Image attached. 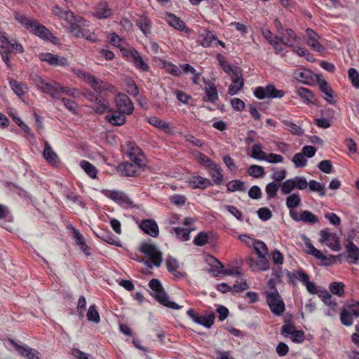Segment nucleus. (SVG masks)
Segmentation results:
<instances>
[{
	"label": "nucleus",
	"instance_id": "obj_1",
	"mask_svg": "<svg viewBox=\"0 0 359 359\" xmlns=\"http://www.w3.org/2000/svg\"><path fill=\"white\" fill-rule=\"evenodd\" d=\"M29 79L39 90L55 99H60L63 94L75 97L79 93L77 89L68 86L64 87L55 81L47 82L36 73H32Z\"/></svg>",
	"mask_w": 359,
	"mask_h": 359
},
{
	"label": "nucleus",
	"instance_id": "obj_2",
	"mask_svg": "<svg viewBox=\"0 0 359 359\" xmlns=\"http://www.w3.org/2000/svg\"><path fill=\"white\" fill-rule=\"evenodd\" d=\"M53 12L61 19L65 20L66 26L70 32L76 37H85V30L83 26L85 25V20L81 17L76 18L74 13L70 11H61L58 6H55Z\"/></svg>",
	"mask_w": 359,
	"mask_h": 359
},
{
	"label": "nucleus",
	"instance_id": "obj_3",
	"mask_svg": "<svg viewBox=\"0 0 359 359\" xmlns=\"http://www.w3.org/2000/svg\"><path fill=\"white\" fill-rule=\"evenodd\" d=\"M15 19L28 31L43 40L53 41V39H56L53 36L51 32L44 25L39 23L37 20L29 18L18 13L15 14Z\"/></svg>",
	"mask_w": 359,
	"mask_h": 359
},
{
	"label": "nucleus",
	"instance_id": "obj_4",
	"mask_svg": "<svg viewBox=\"0 0 359 359\" xmlns=\"http://www.w3.org/2000/svg\"><path fill=\"white\" fill-rule=\"evenodd\" d=\"M252 247L258 256L257 259L251 257H248L246 259V264L253 271H266L269 267V263L266 256L268 254L266 245L264 242L257 240Z\"/></svg>",
	"mask_w": 359,
	"mask_h": 359
},
{
	"label": "nucleus",
	"instance_id": "obj_5",
	"mask_svg": "<svg viewBox=\"0 0 359 359\" xmlns=\"http://www.w3.org/2000/svg\"><path fill=\"white\" fill-rule=\"evenodd\" d=\"M242 264L243 262L241 260H236L235 266L228 264V266H226V276H231L238 278L233 285L226 283V292H232L233 293H238L249 288V285L247 282L241 279L243 276L241 271Z\"/></svg>",
	"mask_w": 359,
	"mask_h": 359
},
{
	"label": "nucleus",
	"instance_id": "obj_6",
	"mask_svg": "<svg viewBox=\"0 0 359 359\" xmlns=\"http://www.w3.org/2000/svg\"><path fill=\"white\" fill-rule=\"evenodd\" d=\"M149 286L154 292V297L161 304L172 309H180L177 304L169 300L165 290L158 279H151L149 283Z\"/></svg>",
	"mask_w": 359,
	"mask_h": 359
},
{
	"label": "nucleus",
	"instance_id": "obj_7",
	"mask_svg": "<svg viewBox=\"0 0 359 359\" xmlns=\"http://www.w3.org/2000/svg\"><path fill=\"white\" fill-rule=\"evenodd\" d=\"M226 73L229 74L232 81V83L229 87L228 93L231 95H234L237 94L244 86L242 71L239 67L226 63Z\"/></svg>",
	"mask_w": 359,
	"mask_h": 359
},
{
	"label": "nucleus",
	"instance_id": "obj_8",
	"mask_svg": "<svg viewBox=\"0 0 359 359\" xmlns=\"http://www.w3.org/2000/svg\"><path fill=\"white\" fill-rule=\"evenodd\" d=\"M139 250L147 256L155 266L158 267L161 266L163 262V255L154 243L150 241L143 242L140 245Z\"/></svg>",
	"mask_w": 359,
	"mask_h": 359
},
{
	"label": "nucleus",
	"instance_id": "obj_9",
	"mask_svg": "<svg viewBox=\"0 0 359 359\" xmlns=\"http://www.w3.org/2000/svg\"><path fill=\"white\" fill-rule=\"evenodd\" d=\"M266 300L271 311L278 316H281L285 311V303L277 290L266 291Z\"/></svg>",
	"mask_w": 359,
	"mask_h": 359
},
{
	"label": "nucleus",
	"instance_id": "obj_10",
	"mask_svg": "<svg viewBox=\"0 0 359 359\" xmlns=\"http://www.w3.org/2000/svg\"><path fill=\"white\" fill-rule=\"evenodd\" d=\"M254 95L259 100L281 98L285 95V92L283 90L276 89L273 84L270 83L265 87H257L254 90Z\"/></svg>",
	"mask_w": 359,
	"mask_h": 359
},
{
	"label": "nucleus",
	"instance_id": "obj_11",
	"mask_svg": "<svg viewBox=\"0 0 359 359\" xmlns=\"http://www.w3.org/2000/svg\"><path fill=\"white\" fill-rule=\"evenodd\" d=\"M126 155L137 165H146V158L142 149L134 142H128L125 146Z\"/></svg>",
	"mask_w": 359,
	"mask_h": 359
},
{
	"label": "nucleus",
	"instance_id": "obj_12",
	"mask_svg": "<svg viewBox=\"0 0 359 359\" xmlns=\"http://www.w3.org/2000/svg\"><path fill=\"white\" fill-rule=\"evenodd\" d=\"M83 79L86 82L92 87V88L98 93H101L104 91H109L111 92L114 88V86L111 84L97 79L94 75L90 74L89 73L83 72L81 74Z\"/></svg>",
	"mask_w": 359,
	"mask_h": 359
},
{
	"label": "nucleus",
	"instance_id": "obj_13",
	"mask_svg": "<svg viewBox=\"0 0 359 359\" xmlns=\"http://www.w3.org/2000/svg\"><path fill=\"white\" fill-rule=\"evenodd\" d=\"M302 238L304 241L305 245V251L307 254L311 255L317 259H320L323 262L325 265H328L334 262L335 257L333 255H330L329 257H326L324 255L322 252L318 249H316L311 243V240L306 237V235H302Z\"/></svg>",
	"mask_w": 359,
	"mask_h": 359
},
{
	"label": "nucleus",
	"instance_id": "obj_14",
	"mask_svg": "<svg viewBox=\"0 0 359 359\" xmlns=\"http://www.w3.org/2000/svg\"><path fill=\"white\" fill-rule=\"evenodd\" d=\"M319 242L326 245L333 251H339L341 245L337 235L330 231L329 229L320 231Z\"/></svg>",
	"mask_w": 359,
	"mask_h": 359
},
{
	"label": "nucleus",
	"instance_id": "obj_15",
	"mask_svg": "<svg viewBox=\"0 0 359 359\" xmlns=\"http://www.w3.org/2000/svg\"><path fill=\"white\" fill-rule=\"evenodd\" d=\"M187 313L195 323L207 328H210L213 325L215 318V316L213 313L208 315H200L193 309H189Z\"/></svg>",
	"mask_w": 359,
	"mask_h": 359
},
{
	"label": "nucleus",
	"instance_id": "obj_16",
	"mask_svg": "<svg viewBox=\"0 0 359 359\" xmlns=\"http://www.w3.org/2000/svg\"><path fill=\"white\" fill-rule=\"evenodd\" d=\"M146 165H137L134 162H126L118 166V171L121 175L126 177H136L140 174Z\"/></svg>",
	"mask_w": 359,
	"mask_h": 359
},
{
	"label": "nucleus",
	"instance_id": "obj_17",
	"mask_svg": "<svg viewBox=\"0 0 359 359\" xmlns=\"http://www.w3.org/2000/svg\"><path fill=\"white\" fill-rule=\"evenodd\" d=\"M198 41L203 47L220 45L224 48V42L217 39L212 32L205 29L199 34Z\"/></svg>",
	"mask_w": 359,
	"mask_h": 359
},
{
	"label": "nucleus",
	"instance_id": "obj_18",
	"mask_svg": "<svg viewBox=\"0 0 359 359\" xmlns=\"http://www.w3.org/2000/svg\"><path fill=\"white\" fill-rule=\"evenodd\" d=\"M41 61L46 62L52 66L65 67L69 65L68 60L65 57H59L51 53H41L39 55Z\"/></svg>",
	"mask_w": 359,
	"mask_h": 359
},
{
	"label": "nucleus",
	"instance_id": "obj_19",
	"mask_svg": "<svg viewBox=\"0 0 359 359\" xmlns=\"http://www.w3.org/2000/svg\"><path fill=\"white\" fill-rule=\"evenodd\" d=\"M164 19L168 24L174 29L184 32L187 34L190 33L191 29L187 27L185 22L175 14L167 12L165 13Z\"/></svg>",
	"mask_w": 359,
	"mask_h": 359
},
{
	"label": "nucleus",
	"instance_id": "obj_20",
	"mask_svg": "<svg viewBox=\"0 0 359 359\" xmlns=\"http://www.w3.org/2000/svg\"><path fill=\"white\" fill-rule=\"evenodd\" d=\"M289 214L290 217L296 222L301 221L307 224H316L319 222L318 217L309 210H304L299 215L294 210H290Z\"/></svg>",
	"mask_w": 359,
	"mask_h": 359
},
{
	"label": "nucleus",
	"instance_id": "obj_21",
	"mask_svg": "<svg viewBox=\"0 0 359 359\" xmlns=\"http://www.w3.org/2000/svg\"><path fill=\"white\" fill-rule=\"evenodd\" d=\"M116 105L117 110L125 114H130L133 111V103L130 97L126 95H121L116 97Z\"/></svg>",
	"mask_w": 359,
	"mask_h": 359
},
{
	"label": "nucleus",
	"instance_id": "obj_22",
	"mask_svg": "<svg viewBox=\"0 0 359 359\" xmlns=\"http://www.w3.org/2000/svg\"><path fill=\"white\" fill-rule=\"evenodd\" d=\"M140 229L146 234L156 238L159 234V229L157 223L151 219H146L141 221Z\"/></svg>",
	"mask_w": 359,
	"mask_h": 359
},
{
	"label": "nucleus",
	"instance_id": "obj_23",
	"mask_svg": "<svg viewBox=\"0 0 359 359\" xmlns=\"http://www.w3.org/2000/svg\"><path fill=\"white\" fill-rule=\"evenodd\" d=\"M306 36L308 37L307 44L312 49L316 50L318 52H323L324 50V47L322 46L318 39L320 38L319 35L312 29L307 28L306 29Z\"/></svg>",
	"mask_w": 359,
	"mask_h": 359
},
{
	"label": "nucleus",
	"instance_id": "obj_24",
	"mask_svg": "<svg viewBox=\"0 0 359 359\" xmlns=\"http://www.w3.org/2000/svg\"><path fill=\"white\" fill-rule=\"evenodd\" d=\"M107 197L121 205L130 206L133 204V201L122 191H111L109 193Z\"/></svg>",
	"mask_w": 359,
	"mask_h": 359
},
{
	"label": "nucleus",
	"instance_id": "obj_25",
	"mask_svg": "<svg viewBox=\"0 0 359 359\" xmlns=\"http://www.w3.org/2000/svg\"><path fill=\"white\" fill-rule=\"evenodd\" d=\"M15 350L23 357L27 359H41L39 352L34 350L27 345L20 346L14 344Z\"/></svg>",
	"mask_w": 359,
	"mask_h": 359
},
{
	"label": "nucleus",
	"instance_id": "obj_26",
	"mask_svg": "<svg viewBox=\"0 0 359 359\" xmlns=\"http://www.w3.org/2000/svg\"><path fill=\"white\" fill-rule=\"evenodd\" d=\"M43 156L46 161L53 165H57L60 163V159L57 154L52 149L50 145L47 141L44 142V149Z\"/></svg>",
	"mask_w": 359,
	"mask_h": 359
},
{
	"label": "nucleus",
	"instance_id": "obj_27",
	"mask_svg": "<svg viewBox=\"0 0 359 359\" xmlns=\"http://www.w3.org/2000/svg\"><path fill=\"white\" fill-rule=\"evenodd\" d=\"M9 85L13 92L22 98L28 91V87L26 83L18 81L14 79L9 80Z\"/></svg>",
	"mask_w": 359,
	"mask_h": 359
},
{
	"label": "nucleus",
	"instance_id": "obj_28",
	"mask_svg": "<svg viewBox=\"0 0 359 359\" xmlns=\"http://www.w3.org/2000/svg\"><path fill=\"white\" fill-rule=\"evenodd\" d=\"M125 114L121 111L115 110L106 116V119L114 126H122L126 122Z\"/></svg>",
	"mask_w": 359,
	"mask_h": 359
},
{
	"label": "nucleus",
	"instance_id": "obj_29",
	"mask_svg": "<svg viewBox=\"0 0 359 359\" xmlns=\"http://www.w3.org/2000/svg\"><path fill=\"white\" fill-rule=\"evenodd\" d=\"M346 250L348 253L346 258L347 259H350L348 262L351 264H356L359 259V249L352 242L348 241L346 245Z\"/></svg>",
	"mask_w": 359,
	"mask_h": 359
},
{
	"label": "nucleus",
	"instance_id": "obj_30",
	"mask_svg": "<svg viewBox=\"0 0 359 359\" xmlns=\"http://www.w3.org/2000/svg\"><path fill=\"white\" fill-rule=\"evenodd\" d=\"M111 14V11L107 2H100L95 7L94 15L99 19L107 18Z\"/></svg>",
	"mask_w": 359,
	"mask_h": 359
},
{
	"label": "nucleus",
	"instance_id": "obj_31",
	"mask_svg": "<svg viewBox=\"0 0 359 359\" xmlns=\"http://www.w3.org/2000/svg\"><path fill=\"white\" fill-rule=\"evenodd\" d=\"M190 185L194 189H205L212 185L210 180L204 178L200 175H194L190 178Z\"/></svg>",
	"mask_w": 359,
	"mask_h": 359
},
{
	"label": "nucleus",
	"instance_id": "obj_32",
	"mask_svg": "<svg viewBox=\"0 0 359 359\" xmlns=\"http://www.w3.org/2000/svg\"><path fill=\"white\" fill-rule=\"evenodd\" d=\"M207 261L210 263V272L212 273L214 276H219L220 274H224V269L223 264L213 256H210Z\"/></svg>",
	"mask_w": 359,
	"mask_h": 359
},
{
	"label": "nucleus",
	"instance_id": "obj_33",
	"mask_svg": "<svg viewBox=\"0 0 359 359\" xmlns=\"http://www.w3.org/2000/svg\"><path fill=\"white\" fill-rule=\"evenodd\" d=\"M205 96L204 97L205 101L214 102L218 99V94L217 88L213 83H205Z\"/></svg>",
	"mask_w": 359,
	"mask_h": 359
},
{
	"label": "nucleus",
	"instance_id": "obj_34",
	"mask_svg": "<svg viewBox=\"0 0 359 359\" xmlns=\"http://www.w3.org/2000/svg\"><path fill=\"white\" fill-rule=\"evenodd\" d=\"M165 264L168 271L175 276L177 278L182 276V273L177 271L180 267V263L175 258L168 256L166 259Z\"/></svg>",
	"mask_w": 359,
	"mask_h": 359
},
{
	"label": "nucleus",
	"instance_id": "obj_35",
	"mask_svg": "<svg viewBox=\"0 0 359 359\" xmlns=\"http://www.w3.org/2000/svg\"><path fill=\"white\" fill-rule=\"evenodd\" d=\"M147 122L154 126L156 128L162 130L163 132L166 133H170V126L169 123L163 121L162 119L156 117V116H150L147 118Z\"/></svg>",
	"mask_w": 359,
	"mask_h": 359
},
{
	"label": "nucleus",
	"instance_id": "obj_36",
	"mask_svg": "<svg viewBox=\"0 0 359 359\" xmlns=\"http://www.w3.org/2000/svg\"><path fill=\"white\" fill-rule=\"evenodd\" d=\"M286 36H281V43L286 46L293 47L294 43L298 42L299 38L297 37L294 32L291 29H285Z\"/></svg>",
	"mask_w": 359,
	"mask_h": 359
},
{
	"label": "nucleus",
	"instance_id": "obj_37",
	"mask_svg": "<svg viewBox=\"0 0 359 359\" xmlns=\"http://www.w3.org/2000/svg\"><path fill=\"white\" fill-rule=\"evenodd\" d=\"M295 79L304 83H309L312 80V72L306 69H299L294 73Z\"/></svg>",
	"mask_w": 359,
	"mask_h": 359
},
{
	"label": "nucleus",
	"instance_id": "obj_38",
	"mask_svg": "<svg viewBox=\"0 0 359 359\" xmlns=\"http://www.w3.org/2000/svg\"><path fill=\"white\" fill-rule=\"evenodd\" d=\"M137 25L146 36L151 34V21L147 17H141L137 21Z\"/></svg>",
	"mask_w": 359,
	"mask_h": 359
},
{
	"label": "nucleus",
	"instance_id": "obj_39",
	"mask_svg": "<svg viewBox=\"0 0 359 359\" xmlns=\"http://www.w3.org/2000/svg\"><path fill=\"white\" fill-rule=\"evenodd\" d=\"M301 203V198L299 193H293L286 198V206L290 210L298 207Z\"/></svg>",
	"mask_w": 359,
	"mask_h": 359
},
{
	"label": "nucleus",
	"instance_id": "obj_40",
	"mask_svg": "<svg viewBox=\"0 0 359 359\" xmlns=\"http://www.w3.org/2000/svg\"><path fill=\"white\" fill-rule=\"evenodd\" d=\"M80 165L90 177L92 179H95L97 177V169L89 161L86 160H82L80 162Z\"/></svg>",
	"mask_w": 359,
	"mask_h": 359
},
{
	"label": "nucleus",
	"instance_id": "obj_41",
	"mask_svg": "<svg viewBox=\"0 0 359 359\" xmlns=\"http://www.w3.org/2000/svg\"><path fill=\"white\" fill-rule=\"evenodd\" d=\"M226 187L227 188V191L231 192L236 191L244 192L246 190L244 182L239 180H234L229 182L226 184Z\"/></svg>",
	"mask_w": 359,
	"mask_h": 359
},
{
	"label": "nucleus",
	"instance_id": "obj_42",
	"mask_svg": "<svg viewBox=\"0 0 359 359\" xmlns=\"http://www.w3.org/2000/svg\"><path fill=\"white\" fill-rule=\"evenodd\" d=\"M297 94L302 98L304 102L307 103H312V99L314 97V95L311 90L308 88L300 87L297 89Z\"/></svg>",
	"mask_w": 359,
	"mask_h": 359
},
{
	"label": "nucleus",
	"instance_id": "obj_43",
	"mask_svg": "<svg viewBox=\"0 0 359 359\" xmlns=\"http://www.w3.org/2000/svg\"><path fill=\"white\" fill-rule=\"evenodd\" d=\"M320 90L325 95L324 98L326 101L330 104H334L336 102V100L334 98V91L328 83H323V86L321 88H320Z\"/></svg>",
	"mask_w": 359,
	"mask_h": 359
},
{
	"label": "nucleus",
	"instance_id": "obj_44",
	"mask_svg": "<svg viewBox=\"0 0 359 359\" xmlns=\"http://www.w3.org/2000/svg\"><path fill=\"white\" fill-rule=\"evenodd\" d=\"M132 62H133V65L135 66V67L138 70H140L142 72H149V71L150 67H149V65L143 60L142 57L140 56L139 53L134 57Z\"/></svg>",
	"mask_w": 359,
	"mask_h": 359
},
{
	"label": "nucleus",
	"instance_id": "obj_45",
	"mask_svg": "<svg viewBox=\"0 0 359 359\" xmlns=\"http://www.w3.org/2000/svg\"><path fill=\"white\" fill-rule=\"evenodd\" d=\"M163 67L165 71L175 76H180L181 74V70L176 65L171 62L164 61L163 62Z\"/></svg>",
	"mask_w": 359,
	"mask_h": 359
},
{
	"label": "nucleus",
	"instance_id": "obj_46",
	"mask_svg": "<svg viewBox=\"0 0 359 359\" xmlns=\"http://www.w3.org/2000/svg\"><path fill=\"white\" fill-rule=\"evenodd\" d=\"M97 237L101 239L102 241L113 245L116 246H118V241H117V238L115 237L110 232H104L102 231L100 234H97Z\"/></svg>",
	"mask_w": 359,
	"mask_h": 359
},
{
	"label": "nucleus",
	"instance_id": "obj_47",
	"mask_svg": "<svg viewBox=\"0 0 359 359\" xmlns=\"http://www.w3.org/2000/svg\"><path fill=\"white\" fill-rule=\"evenodd\" d=\"M210 236L208 232L201 231L194 238L193 243L197 246H203L208 243Z\"/></svg>",
	"mask_w": 359,
	"mask_h": 359
},
{
	"label": "nucleus",
	"instance_id": "obj_48",
	"mask_svg": "<svg viewBox=\"0 0 359 359\" xmlns=\"http://www.w3.org/2000/svg\"><path fill=\"white\" fill-rule=\"evenodd\" d=\"M173 231L177 238L182 241H187L190 238L191 230L182 227H174Z\"/></svg>",
	"mask_w": 359,
	"mask_h": 359
},
{
	"label": "nucleus",
	"instance_id": "obj_49",
	"mask_svg": "<svg viewBox=\"0 0 359 359\" xmlns=\"http://www.w3.org/2000/svg\"><path fill=\"white\" fill-rule=\"evenodd\" d=\"M308 186L309 187L310 191H317L320 196L326 195L325 187L320 182L312 180L308 183Z\"/></svg>",
	"mask_w": 359,
	"mask_h": 359
},
{
	"label": "nucleus",
	"instance_id": "obj_50",
	"mask_svg": "<svg viewBox=\"0 0 359 359\" xmlns=\"http://www.w3.org/2000/svg\"><path fill=\"white\" fill-rule=\"evenodd\" d=\"M208 168L210 175L212 177L213 181L216 184H219L222 178V175L221 174L220 172V168H219V166L216 163H214Z\"/></svg>",
	"mask_w": 359,
	"mask_h": 359
},
{
	"label": "nucleus",
	"instance_id": "obj_51",
	"mask_svg": "<svg viewBox=\"0 0 359 359\" xmlns=\"http://www.w3.org/2000/svg\"><path fill=\"white\" fill-rule=\"evenodd\" d=\"M280 187L279 184L276 183L275 182H271L266 184L265 188V191L267 194V197L269 199L274 198L276 195L277 192Z\"/></svg>",
	"mask_w": 359,
	"mask_h": 359
},
{
	"label": "nucleus",
	"instance_id": "obj_52",
	"mask_svg": "<svg viewBox=\"0 0 359 359\" xmlns=\"http://www.w3.org/2000/svg\"><path fill=\"white\" fill-rule=\"evenodd\" d=\"M95 106L94 107V110L96 113L103 114L107 111L108 104L106 100L101 97H95Z\"/></svg>",
	"mask_w": 359,
	"mask_h": 359
},
{
	"label": "nucleus",
	"instance_id": "obj_53",
	"mask_svg": "<svg viewBox=\"0 0 359 359\" xmlns=\"http://www.w3.org/2000/svg\"><path fill=\"white\" fill-rule=\"evenodd\" d=\"M251 157L259 161L265 160L266 155L259 144H255L252 147Z\"/></svg>",
	"mask_w": 359,
	"mask_h": 359
},
{
	"label": "nucleus",
	"instance_id": "obj_54",
	"mask_svg": "<svg viewBox=\"0 0 359 359\" xmlns=\"http://www.w3.org/2000/svg\"><path fill=\"white\" fill-rule=\"evenodd\" d=\"M344 285L341 282H332L330 284L329 289L333 294L342 297L344 294Z\"/></svg>",
	"mask_w": 359,
	"mask_h": 359
},
{
	"label": "nucleus",
	"instance_id": "obj_55",
	"mask_svg": "<svg viewBox=\"0 0 359 359\" xmlns=\"http://www.w3.org/2000/svg\"><path fill=\"white\" fill-rule=\"evenodd\" d=\"M248 174L255 178L263 177L265 174L264 168L258 165H252L248 168Z\"/></svg>",
	"mask_w": 359,
	"mask_h": 359
},
{
	"label": "nucleus",
	"instance_id": "obj_56",
	"mask_svg": "<svg viewBox=\"0 0 359 359\" xmlns=\"http://www.w3.org/2000/svg\"><path fill=\"white\" fill-rule=\"evenodd\" d=\"M283 123L286 126L287 129L290 130L292 134L297 135H302L304 134V130L293 122L284 120L283 121Z\"/></svg>",
	"mask_w": 359,
	"mask_h": 359
},
{
	"label": "nucleus",
	"instance_id": "obj_57",
	"mask_svg": "<svg viewBox=\"0 0 359 359\" xmlns=\"http://www.w3.org/2000/svg\"><path fill=\"white\" fill-rule=\"evenodd\" d=\"M196 160L197 163L207 168L215 163L208 156L201 152H197L196 154Z\"/></svg>",
	"mask_w": 359,
	"mask_h": 359
},
{
	"label": "nucleus",
	"instance_id": "obj_58",
	"mask_svg": "<svg viewBox=\"0 0 359 359\" xmlns=\"http://www.w3.org/2000/svg\"><path fill=\"white\" fill-rule=\"evenodd\" d=\"M62 102L63 103L64 106L72 114H77L78 111V104L74 101L73 100H71L69 98L66 97H61Z\"/></svg>",
	"mask_w": 359,
	"mask_h": 359
},
{
	"label": "nucleus",
	"instance_id": "obj_59",
	"mask_svg": "<svg viewBox=\"0 0 359 359\" xmlns=\"http://www.w3.org/2000/svg\"><path fill=\"white\" fill-rule=\"evenodd\" d=\"M87 318L89 321L98 323L100 321V318L98 311L96 309L95 305L90 306L88 313Z\"/></svg>",
	"mask_w": 359,
	"mask_h": 359
},
{
	"label": "nucleus",
	"instance_id": "obj_60",
	"mask_svg": "<svg viewBox=\"0 0 359 359\" xmlns=\"http://www.w3.org/2000/svg\"><path fill=\"white\" fill-rule=\"evenodd\" d=\"M352 314L346 309H343L340 313V320L344 325L350 326L353 324Z\"/></svg>",
	"mask_w": 359,
	"mask_h": 359
},
{
	"label": "nucleus",
	"instance_id": "obj_61",
	"mask_svg": "<svg viewBox=\"0 0 359 359\" xmlns=\"http://www.w3.org/2000/svg\"><path fill=\"white\" fill-rule=\"evenodd\" d=\"M281 192L284 195L290 194L295 188L294 187V182L292 178L286 180L280 184Z\"/></svg>",
	"mask_w": 359,
	"mask_h": 359
},
{
	"label": "nucleus",
	"instance_id": "obj_62",
	"mask_svg": "<svg viewBox=\"0 0 359 359\" xmlns=\"http://www.w3.org/2000/svg\"><path fill=\"white\" fill-rule=\"evenodd\" d=\"M295 189L304 190L307 188L308 182L304 177L296 176L292 178Z\"/></svg>",
	"mask_w": 359,
	"mask_h": 359
},
{
	"label": "nucleus",
	"instance_id": "obj_63",
	"mask_svg": "<svg viewBox=\"0 0 359 359\" xmlns=\"http://www.w3.org/2000/svg\"><path fill=\"white\" fill-rule=\"evenodd\" d=\"M348 76L352 85L356 88H359V73L354 68H350L348 72Z\"/></svg>",
	"mask_w": 359,
	"mask_h": 359
},
{
	"label": "nucleus",
	"instance_id": "obj_64",
	"mask_svg": "<svg viewBox=\"0 0 359 359\" xmlns=\"http://www.w3.org/2000/svg\"><path fill=\"white\" fill-rule=\"evenodd\" d=\"M120 51L121 52L122 55L131 62L133 60L134 57L136 56V55H137L138 53V51L133 48H120Z\"/></svg>",
	"mask_w": 359,
	"mask_h": 359
}]
</instances>
